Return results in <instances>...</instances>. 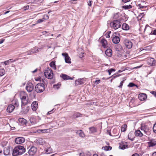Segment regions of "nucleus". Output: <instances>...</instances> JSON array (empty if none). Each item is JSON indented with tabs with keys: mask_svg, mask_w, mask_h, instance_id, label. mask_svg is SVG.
Here are the masks:
<instances>
[{
	"mask_svg": "<svg viewBox=\"0 0 156 156\" xmlns=\"http://www.w3.org/2000/svg\"><path fill=\"white\" fill-rule=\"evenodd\" d=\"M20 96L21 102V108L22 111L24 114H27L29 111L28 107L24 110L23 106L27 105L28 102L29 98L27 94L24 91H22L20 92Z\"/></svg>",
	"mask_w": 156,
	"mask_h": 156,
	"instance_id": "obj_1",
	"label": "nucleus"
},
{
	"mask_svg": "<svg viewBox=\"0 0 156 156\" xmlns=\"http://www.w3.org/2000/svg\"><path fill=\"white\" fill-rule=\"evenodd\" d=\"M25 149L23 146H18L14 148L12 152L13 156L20 155L24 153Z\"/></svg>",
	"mask_w": 156,
	"mask_h": 156,
	"instance_id": "obj_2",
	"label": "nucleus"
},
{
	"mask_svg": "<svg viewBox=\"0 0 156 156\" xmlns=\"http://www.w3.org/2000/svg\"><path fill=\"white\" fill-rule=\"evenodd\" d=\"M45 87L44 84L40 83L37 84L35 87V91L37 93L43 92L45 89Z\"/></svg>",
	"mask_w": 156,
	"mask_h": 156,
	"instance_id": "obj_3",
	"label": "nucleus"
},
{
	"mask_svg": "<svg viewBox=\"0 0 156 156\" xmlns=\"http://www.w3.org/2000/svg\"><path fill=\"white\" fill-rule=\"evenodd\" d=\"M121 23L119 20H114L110 23L111 27L114 30H116L120 27Z\"/></svg>",
	"mask_w": 156,
	"mask_h": 156,
	"instance_id": "obj_4",
	"label": "nucleus"
},
{
	"mask_svg": "<svg viewBox=\"0 0 156 156\" xmlns=\"http://www.w3.org/2000/svg\"><path fill=\"white\" fill-rule=\"evenodd\" d=\"M44 75L46 78L50 79H52L53 76L52 70L49 67L45 70Z\"/></svg>",
	"mask_w": 156,
	"mask_h": 156,
	"instance_id": "obj_5",
	"label": "nucleus"
},
{
	"mask_svg": "<svg viewBox=\"0 0 156 156\" xmlns=\"http://www.w3.org/2000/svg\"><path fill=\"white\" fill-rule=\"evenodd\" d=\"M41 49V48H38L37 47H34L31 50L28 51L27 52V54L28 55H32L37 53L39 51V50H40Z\"/></svg>",
	"mask_w": 156,
	"mask_h": 156,
	"instance_id": "obj_6",
	"label": "nucleus"
},
{
	"mask_svg": "<svg viewBox=\"0 0 156 156\" xmlns=\"http://www.w3.org/2000/svg\"><path fill=\"white\" fill-rule=\"evenodd\" d=\"M34 88V86L33 84L31 82H28L26 85V88L28 92H31Z\"/></svg>",
	"mask_w": 156,
	"mask_h": 156,
	"instance_id": "obj_7",
	"label": "nucleus"
},
{
	"mask_svg": "<svg viewBox=\"0 0 156 156\" xmlns=\"http://www.w3.org/2000/svg\"><path fill=\"white\" fill-rule=\"evenodd\" d=\"M152 28L148 25H147L144 28V33L148 35H151L152 32Z\"/></svg>",
	"mask_w": 156,
	"mask_h": 156,
	"instance_id": "obj_8",
	"label": "nucleus"
},
{
	"mask_svg": "<svg viewBox=\"0 0 156 156\" xmlns=\"http://www.w3.org/2000/svg\"><path fill=\"white\" fill-rule=\"evenodd\" d=\"M37 148L34 146L32 147L28 151V153L30 155L33 156L36 153Z\"/></svg>",
	"mask_w": 156,
	"mask_h": 156,
	"instance_id": "obj_9",
	"label": "nucleus"
},
{
	"mask_svg": "<svg viewBox=\"0 0 156 156\" xmlns=\"http://www.w3.org/2000/svg\"><path fill=\"white\" fill-rule=\"evenodd\" d=\"M124 43L126 47L130 49L132 46V43L129 40L125 39L124 41Z\"/></svg>",
	"mask_w": 156,
	"mask_h": 156,
	"instance_id": "obj_10",
	"label": "nucleus"
},
{
	"mask_svg": "<svg viewBox=\"0 0 156 156\" xmlns=\"http://www.w3.org/2000/svg\"><path fill=\"white\" fill-rule=\"evenodd\" d=\"M15 141L16 144H21L25 142V139L23 137H18L15 139Z\"/></svg>",
	"mask_w": 156,
	"mask_h": 156,
	"instance_id": "obj_11",
	"label": "nucleus"
},
{
	"mask_svg": "<svg viewBox=\"0 0 156 156\" xmlns=\"http://www.w3.org/2000/svg\"><path fill=\"white\" fill-rule=\"evenodd\" d=\"M62 55L65 57V61L66 63H71L70 58L69 56L67 53H62Z\"/></svg>",
	"mask_w": 156,
	"mask_h": 156,
	"instance_id": "obj_12",
	"label": "nucleus"
},
{
	"mask_svg": "<svg viewBox=\"0 0 156 156\" xmlns=\"http://www.w3.org/2000/svg\"><path fill=\"white\" fill-rule=\"evenodd\" d=\"M140 129L142 132H143L146 134L148 132L149 130V127L145 125H142L140 127Z\"/></svg>",
	"mask_w": 156,
	"mask_h": 156,
	"instance_id": "obj_13",
	"label": "nucleus"
},
{
	"mask_svg": "<svg viewBox=\"0 0 156 156\" xmlns=\"http://www.w3.org/2000/svg\"><path fill=\"white\" fill-rule=\"evenodd\" d=\"M112 41L114 44H118L120 41V39L119 37L117 36H113L112 39Z\"/></svg>",
	"mask_w": 156,
	"mask_h": 156,
	"instance_id": "obj_14",
	"label": "nucleus"
},
{
	"mask_svg": "<svg viewBox=\"0 0 156 156\" xmlns=\"http://www.w3.org/2000/svg\"><path fill=\"white\" fill-rule=\"evenodd\" d=\"M147 98V95L145 94H139L138 96L139 99L141 101H143L145 100Z\"/></svg>",
	"mask_w": 156,
	"mask_h": 156,
	"instance_id": "obj_15",
	"label": "nucleus"
},
{
	"mask_svg": "<svg viewBox=\"0 0 156 156\" xmlns=\"http://www.w3.org/2000/svg\"><path fill=\"white\" fill-rule=\"evenodd\" d=\"M31 107L33 111H36L38 108L37 102L36 101H34L31 104Z\"/></svg>",
	"mask_w": 156,
	"mask_h": 156,
	"instance_id": "obj_16",
	"label": "nucleus"
},
{
	"mask_svg": "<svg viewBox=\"0 0 156 156\" xmlns=\"http://www.w3.org/2000/svg\"><path fill=\"white\" fill-rule=\"evenodd\" d=\"M60 77L64 80H72L73 79V78L64 74H61L60 75Z\"/></svg>",
	"mask_w": 156,
	"mask_h": 156,
	"instance_id": "obj_17",
	"label": "nucleus"
},
{
	"mask_svg": "<svg viewBox=\"0 0 156 156\" xmlns=\"http://www.w3.org/2000/svg\"><path fill=\"white\" fill-rule=\"evenodd\" d=\"M75 83L76 85L77 86L82 84L84 83V80L83 78L79 79L75 81Z\"/></svg>",
	"mask_w": 156,
	"mask_h": 156,
	"instance_id": "obj_18",
	"label": "nucleus"
},
{
	"mask_svg": "<svg viewBox=\"0 0 156 156\" xmlns=\"http://www.w3.org/2000/svg\"><path fill=\"white\" fill-rule=\"evenodd\" d=\"M15 108V106L14 105H10L8 106L7 108V111L9 113L12 112L13 111Z\"/></svg>",
	"mask_w": 156,
	"mask_h": 156,
	"instance_id": "obj_19",
	"label": "nucleus"
},
{
	"mask_svg": "<svg viewBox=\"0 0 156 156\" xmlns=\"http://www.w3.org/2000/svg\"><path fill=\"white\" fill-rule=\"evenodd\" d=\"M18 121L23 126H25L27 123V121L23 118H20Z\"/></svg>",
	"mask_w": 156,
	"mask_h": 156,
	"instance_id": "obj_20",
	"label": "nucleus"
},
{
	"mask_svg": "<svg viewBox=\"0 0 156 156\" xmlns=\"http://www.w3.org/2000/svg\"><path fill=\"white\" fill-rule=\"evenodd\" d=\"M135 135L137 136L142 137L143 135V132H141L140 130H137L135 131Z\"/></svg>",
	"mask_w": 156,
	"mask_h": 156,
	"instance_id": "obj_21",
	"label": "nucleus"
},
{
	"mask_svg": "<svg viewBox=\"0 0 156 156\" xmlns=\"http://www.w3.org/2000/svg\"><path fill=\"white\" fill-rule=\"evenodd\" d=\"M101 43L104 48H106L107 47V42L106 40L104 39H102L101 40Z\"/></svg>",
	"mask_w": 156,
	"mask_h": 156,
	"instance_id": "obj_22",
	"label": "nucleus"
},
{
	"mask_svg": "<svg viewBox=\"0 0 156 156\" xmlns=\"http://www.w3.org/2000/svg\"><path fill=\"white\" fill-rule=\"evenodd\" d=\"M12 103L13 105L15 106V108H18L19 106V104L18 101L17 100L15 99L12 101Z\"/></svg>",
	"mask_w": 156,
	"mask_h": 156,
	"instance_id": "obj_23",
	"label": "nucleus"
},
{
	"mask_svg": "<svg viewBox=\"0 0 156 156\" xmlns=\"http://www.w3.org/2000/svg\"><path fill=\"white\" fill-rule=\"evenodd\" d=\"M112 50L111 49H107L105 52L106 55L108 57H111L112 55Z\"/></svg>",
	"mask_w": 156,
	"mask_h": 156,
	"instance_id": "obj_24",
	"label": "nucleus"
},
{
	"mask_svg": "<svg viewBox=\"0 0 156 156\" xmlns=\"http://www.w3.org/2000/svg\"><path fill=\"white\" fill-rule=\"evenodd\" d=\"M37 143L40 145H42L45 143V141L42 138H39L37 140Z\"/></svg>",
	"mask_w": 156,
	"mask_h": 156,
	"instance_id": "obj_25",
	"label": "nucleus"
},
{
	"mask_svg": "<svg viewBox=\"0 0 156 156\" xmlns=\"http://www.w3.org/2000/svg\"><path fill=\"white\" fill-rule=\"evenodd\" d=\"M133 132H131L129 133L128 135V139L131 141H133L134 140V137L133 136Z\"/></svg>",
	"mask_w": 156,
	"mask_h": 156,
	"instance_id": "obj_26",
	"label": "nucleus"
},
{
	"mask_svg": "<svg viewBox=\"0 0 156 156\" xmlns=\"http://www.w3.org/2000/svg\"><path fill=\"white\" fill-rule=\"evenodd\" d=\"M89 129L90 131L89 133L90 134L94 133L96 132L97 131L96 129L94 127H90L89 128Z\"/></svg>",
	"mask_w": 156,
	"mask_h": 156,
	"instance_id": "obj_27",
	"label": "nucleus"
},
{
	"mask_svg": "<svg viewBox=\"0 0 156 156\" xmlns=\"http://www.w3.org/2000/svg\"><path fill=\"white\" fill-rule=\"evenodd\" d=\"M122 27V28L123 30H128L129 29V25L126 23H123Z\"/></svg>",
	"mask_w": 156,
	"mask_h": 156,
	"instance_id": "obj_28",
	"label": "nucleus"
},
{
	"mask_svg": "<svg viewBox=\"0 0 156 156\" xmlns=\"http://www.w3.org/2000/svg\"><path fill=\"white\" fill-rule=\"evenodd\" d=\"M156 145V141H152L148 142V145L149 147H153Z\"/></svg>",
	"mask_w": 156,
	"mask_h": 156,
	"instance_id": "obj_29",
	"label": "nucleus"
},
{
	"mask_svg": "<svg viewBox=\"0 0 156 156\" xmlns=\"http://www.w3.org/2000/svg\"><path fill=\"white\" fill-rule=\"evenodd\" d=\"M10 153V151L8 148H5L4 150V154L5 155H9Z\"/></svg>",
	"mask_w": 156,
	"mask_h": 156,
	"instance_id": "obj_30",
	"label": "nucleus"
},
{
	"mask_svg": "<svg viewBox=\"0 0 156 156\" xmlns=\"http://www.w3.org/2000/svg\"><path fill=\"white\" fill-rule=\"evenodd\" d=\"M30 122L33 124H35L37 122L36 119L34 117H31L30 119Z\"/></svg>",
	"mask_w": 156,
	"mask_h": 156,
	"instance_id": "obj_31",
	"label": "nucleus"
},
{
	"mask_svg": "<svg viewBox=\"0 0 156 156\" xmlns=\"http://www.w3.org/2000/svg\"><path fill=\"white\" fill-rule=\"evenodd\" d=\"M50 66L53 68L55 70L56 69L55 62L52 61L49 64Z\"/></svg>",
	"mask_w": 156,
	"mask_h": 156,
	"instance_id": "obj_32",
	"label": "nucleus"
},
{
	"mask_svg": "<svg viewBox=\"0 0 156 156\" xmlns=\"http://www.w3.org/2000/svg\"><path fill=\"white\" fill-rule=\"evenodd\" d=\"M76 133H78L80 136L81 137H83L84 136V134L81 130L77 131Z\"/></svg>",
	"mask_w": 156,
	"mask_h": 156,
	"instance_id": "obj_33",
	"label": "nucleus"
},
{
	"mask_svg": "<svg viewBox=\"0 0 156 156\" xmlns=\"http://www.w3.org/2000/svg\"><path fill=\"white\" fill-rule=\"evenodd\" d=\"M132 6L130 5H125L122 6V8L125 9H127L132 8Z\"/></svg>",
	"mask_w": 156,
	"mask_h": 156,
	"instance_id": "obj_34",
	"label": "nucleus"
},
{
	"mask_svg": "<svg viewBox=\"0 0 156 156\" xmlns=\"http://www.w3.org/2000/svg\"><path fill=\"white\" fill-rule=\"evenodd\" d=\"M128 145H124L122 144L120 145L119 146V148L122 150H124L126 148H128Z\"/></svg>",
	"mask_w": 156,
	"mask_h": 156,
	"instance_id": "obj_35",
	"label": "nucleus"
},
{
	"mask_svg": "<svg viewBox=\"0 0 156 156\" xmlns=\"http://www.w3.org/2000/svg\"><path fill=\"white\" fill-rule=\"evenodd\" d=\"M127 125L126 124H124L122 125L121 128V130L122 132H125L126 129Z\"/></svg>",
	"mask_w": 156,
	"mask_h": 156,
	"instance_id": "obj_36",
	"label": "nucleus"
},
{
	"mask_svg": "<svg viewBox=\"0 0 156 156\" xmlns=\"http://www.w3.org/2000/svg\"><path fill=\"white\" fill-rule=\"evenodd\" d=\"M112 148V147L110 146H105L103 147H102V149H104L106 151L111 150Z\"/></svg>",
	"mask_w": 156,
	"mask_h": 156,
	"instance_id": "obj_37",
	"label": "nucleus"
},
{
	"mask_svg": "<svg viewBox=\"0 0 156 156\" xmlns=\"http://www.w3.org/2000/svg\"><path fill=\"white\" fill-rule=\"evenodd\" d=\"M61 84L60 83H58L57 84L54 85L53 87L55 89H58L61 87Z\"/></svg>",
	"mask_w": 156,
	"mask_h": 156,
	"instance_id": "obj_38",
	"label": "nucleus"
},
{
	"mask_svg": "<svg viewBox=\"0 0 156 156\" xmlns=\"http://www.w3.org/2000/svg\"><path fill=\"white\" fill-rule=\"evenodd\" d=\"M5 73V70L4 69H0V76H3Z\"/></svg>",
	"mask_w": 156,
	"mask_h": 156,
	"instance_id": "obj_39",
	"label": "nucleus"
},
{
	"mask_svg": "<svg viewBox=\"0 0 156 156\" xmlns=\"http://www.w3.org/2000/svg\"><path fill=\"white\" fill-rule=\"evenodd\" d=\"M128 86L129 87H133L134 86H136L137 87H138V86L137 85H136L135 84H134V83H129V85H128Z\"/></svg>",
	"mask_w": 156,
	"mask_h": 156,
	"instance_id": "obj_40",
	"label": "nucleus"
},
{
	"mask_svg": "<svg viewBox=\"0 0 156 156\" xmlns=\"http://www.w3.org/2000/svg\"><path fill=\"white\" fill-rule=\"evenodd\" d=\"M12 59H9V60H7V61H5L4 62V64L5 65H8V64H9V62L10 61H11V62H13L14 61H11L12 60Z\"/></svg>",
	"mask_w": 156,
	"mask_h": 156,
	"instance_id": "obj_41",
	"label": "nucleus"
},
{
	"mask_svg": "<svg viewBox=\"0 0 156 156\" xmlns=\"http://www.w3.org/2000/svg\"><path fill=\"white\" fill-rule=\"evenodd\" d=\"M49 16L47 15H44L43 19V20H48L49 19Z\"/></svg>",
	"mask_w": 156,
	"mask_h": 156,
	"instance_id": "obj_42",
	"label": "nucleus"
},
{
	"mask_svg": "<svg viewBox=\"0 0 156 156\" xmlns=\"http://www.w3.org/2000/svg\"><path fill=\"white\" fill-rule=\"evenodd\" d=\"M153 129L154 132L156 133V122L154 125Z\"/></svg>",
	"mask_w": 156,
	"mask_h": 156,
	"instance_id": "obj_43",
	"label": "nucleus"
},
{
	"mask_svg": "<svg viewBox=\"0 0 156 156\" xmlns=\"http://www.w3.org/2000/svg\"><path fill=\"white\" fill-rule=\"evenodd\" d=\"M126 79H124L120 82V85L118 86V87L121 88H122V87L123 83H124V81Z\"/></svg>",
	"mask_w": 156,
	"mask_h": 156,
	"instance_id": "obj_44",
	"label": "nucleus"
},
{
	"mask_svg": "<svg viewBox=\"0 0 156 156\" xmlns=\"http://www.w3.org/2000/svg\"><path fill=\"white\" fill-rule=\"evenodd\" d=\"M44 21V20L43 19H39L37 21V23H41Z\"/></svg>",
	"mask_w": 156,
	"mask_h": 156,
	"instance_id": "obj_45",
	"label": "nucleus"
},
{
	"mask_svg": "<svg viewBox=\"0 0 156 156\" xmlns=\"http://www.w3.org/2000/svg\"><path fill=\"white\" fill-rule=\"evenodd\" d=\"M119 75H115V76H111V77H112V79H114L115 78L118 77H119Z\"/></svg>",
	"mask_w": 156,
	"mask_h": 156,
	"instance_id": "obj_46",
	"label": "nucleus"
},
{
	"mask_svg": "<svg viewBox=\"0 0 156 156\" xmlns=\"http://www.w3.org/2000/svg\"><path fill=\"white\" fill-rule=\"evenodd\" d=\"M140 49V51H147V50H147V48H144L143 49L142 48H139Z\"/></svg>",
	"mask_w": 156,
	"mask_h": 156,
	"instance_id": "obj_47",
	"label": "nucleus"
},
{
	"mask_svg": "<svg viewBox=\"0 0 156 156\" xmlns=\"http://www.w3.org/2000/svg\"><path fill=\"white\" fill-rule=\"evenodd\" d=\"M93 3V1H92L89 0L88 2V5L90 6H91Z\"/></svg>",
	"mask_w": 156,
	"mask_h": 156,
	"instance_id": "obj_48",
	"label": "nucleus"
},
{
	"mask_svg": "<svg viewBox=\"0 0 156 156\" xmlns=\"http://www.w3.org/2000/svg\"><path fill=\"white\" fill-rule=\"evenodd\" d=\"M139 6L140 8L141 9H144L146 7V6L142 5L140 4H139Z\"/></svg>",
	"mask_w": 156,
	"mask_h": 156,
	"instance_id": "obj_49",
	"label": "nucleus"
},
{
	"mask_svg": "<svg viewBox=\"0 0 156 156\" xmlns=\"http://www.w3.org/2000/svg\"><path fill=\"white\" fill-rule=\"evenodd\" d=\"M46 130V129H39L37 131V133H40V132H44V131Z\"/></svg>",
	"mask_w": 156,
	"mask_h": 156,
	"instance_id": "obj_50",
	"label": "nucleus"
},
{
	"mask_svg": "<svg viewBox=\"0 0 156 156\" xmlns=\"http://www.w3.org/2000/svg\"><path fill=\"white\" fill-rule=\"evenodd\" d=\"M151 35H156V30H154L153 31L152 30Z\"/></svg>",
	"mask_w": 156,
	"mask_h": 156,
	"instance_id": "obj_51",
	"label": "nucleus"
},
{
	"mask_svg": "<svg viewBox=\"0 0 156 156\" xmlns=\"http://www.w3.org/2000/svg\"><path fill=\"white\" fill-rule=\"evenodd\" d=\"M119 13H117L116 14H115L114 15V18L115 19L117 18L119 16Z\"/></svg>",
	"mask_w": 156,
	"mask_h": 156,
	"instance_id": "obj_52",
	"label": "nucleus"
},
{
	"mask_svg": "<svg viewBox=\"0 0 156 156\" xmlns=\"http://www.w3.org/2000/svg\"><path fill=\"white\" fill-rule=\"evenodd\" d=\"M54 110V109H53L52 110H51L50 111H49L48 112L47 114L48 115H50L52 113H53L54 112L53 110Z\"/></svg>",
	"mask_w": 156,
	"mask_h": 156,
	"instance_id": "obj_53",
	"label": "nucleus"
},
{
	"mask_svg": "<svg viewBox=\"0 0 156 156\" xmlns=\"http://www.w3.org/2000/svg\"><path fill=\"white\" fill-rule=\"evenodd\" d=\"M29 5H27L26 6H24V10H26L27 9H29Z\"/></svg>",
	"mask_w": 156,
	"mask_h": 156,
	"instance_id": "obj_54",
	"label": "nucleus"
},
{
	"mask_svg": "<svg viewBox=\"0 0 156 156\" xmlns=\"http://www.w3.org/2000/svg\"><path fill=\"white\" fill-rule=\"evenodd\" d=\"M151 93L153 94L154 95L155 97L156 96V92L154 91H151Z\"/></svg>",
	"mask_w": 156,
	"mask_h": 156,
	"instance_id": "obj_55",
	"label": "nucleus"
},
{
	"mask_svg": "<svg viewBox=\"0 0 156 156\" xmlns=\"http://www.w3.org/2000/svg\"><path fill=\"white\" fill-rule=\"evenodd\" d=\"M100 80H96L95 81V83L96 84H98V83H100Z\"/></svg>",
	"mask_w": 156,
	"mask_h": 156,
	"instance_id": "obj_56",
	"label": "nucleus"
},
{
	"mask_svg": "<svg viewBox=\"0 0 156 156\" xmlns=\"http://www.w3.org/2000/svg\"><path fill=\"white\" fill-rule=\"evenodd\" d=\"M109 71L111 72V73H112V72H114L115 71V70L113 68L110 69L109 70H108Z\"/></svg>",
	"mask_w": 156,
	"mask_h": 156,
	"instance_id": "obj_57",
	"label": "nucleus"
},
{
	"mask_svg": "<svg viewBox=\"0 0 156 156\" xmlns=\"http://www.w3.org/2000/svg\"><path fill=\"white\" fill-rule=\"evenodd\" d=\"M131 156H140V155L137 153H135L132 155Z\"/></svg>",
	"mask_w": 156,
	"mask_h": 156,
	"instance_id": "obj_58",
	"label": "nucleus"
},
{
	"mask_svg": "<svg viewBox=\"0 0 156 156\" xmlns=\"http://www.w3.org/2000/svg\"><path fill=\"white\" fill-rule=\"evenodd\" d=\"M130 0H122V1L124 3H126V2H128Z\"/></svg>",
	"mask_w": 156,
	"mask_h": 156,
	"instance_id": "obj_59",
	"label": "nucleus"
},
{
	"mask_svg": "<svg viewBox=\"0 0 156 156\" xmlns=\"http://www.w3.org/2000/svg\"><path fill=\"white\" fill-rule=\"evenodd\" d=\"M76 0H71L70 2L72 3H76Z\"/></svg>",
	"mask_w": 156,
	"mask_h": 156,
	"instance_id": "obj_60",
	"label": "nucleus"
},
{
	"mask_svg": "<svg viewBox=\"0 0 156 156\" xmlns=\"http://www.w3.org/2000/svg\"><path fill=\"white\" fill-rule=\"evenodd\" d=\"M155 61L154 62H152V63H150V64L152 66H154L155 64Z\"/></svg>",
	"mask_w": 156,
	"mask_h": 156,
	"instance_id": "obj_61",
	"label": "nucleus"
},
{
	"mask_svg": "<svg viewBox=\"0 0 156 156\" xmlns=\"http://www.w3.org/2000/svg\"><path fill=\"white\" fill-rule=\"evenodd\" d=\"M150 61L151 62H155L153 58H151L150 59Z\"/></svg>",
	"mask_w": 156,
	"mask_h": 156,
	"instance_id": "obj_62",
	"label": "nucleus"
},
{
	"mask_svg": "<svg viewBox=\"0 0 156 156\" xmlns=\"http://www.w3.org/2000/svg\"><path fill=\"white\" fill-rule=\"evenodd\" d=\"M5 39H2L1 41H0V44L2 43L4 41Z\"/></svg>",
	"mask_w": 156,
	"mask_h": 156,
	"instance_id": "obj_63",
	"label": "nucleus"
},
{
	"mask_svg": "<svg viewBox=\"0 0 156 156\" xmlns=\"http://www.w3.org/2000/svg\"><path fill=\"white\" fill-rule=\"evenodd\" d=\"M152 156H156V152L153 153L152 154Z\"/></svg>",
	"mask_w": 156,
	"mask_h": 156,
	"instance_id": "obj_64",
	"label": "nucleus"
}]
</instances>
